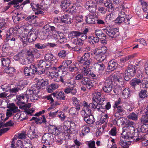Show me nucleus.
<instances>
[{"mask_svg":"<svg viewBox=\"0 0 148 148\" xmlns=\"http://www.w3.org/2000/svg\"><path fill=\"white\" fill-rule=\"evenodd\" d=\"M85 6V8L92 13H95L97 9V5L92 1L86 2Z\"/></svg>","mask_w":148,"mask_h":148,"instance_id":"5","label":"nucleus"},{"mask_svg":"<svg viewBox=\"0 0 148 148\" xmlns=\"http://www.w3.org/2000/svg\"><path fill=\"white\" fill-rule=\"evenodd\" d=\"M120 138V141L119 142V143L121 146L122 148H128L129 144L127 143V141L125 142L123 140H121L122 139L121 137Z\"/></svg>","mask_w":148,"mask_h":148,"instance_id":"51","label":"nucleus"},{"mask_svg":"<svg viewBox=\"0 0 148 148\" xmlns=\"http://www.w3.org/2000/svg\"><path fill=\"white\" fill-rule=\"evenodd\" d=\"M131 18V16L130 15H128L127 17L126 18H121L118 17L115 21V22L117 23H121L123 22H124V23L126 25H128L130 24V19Z\"/></svg>","mask_w":148,"mask_h":148,"instance_id":"17","label":"nucleus"},{"mask_svg":"<svg viewBox=\"0 0 148 148\" xmlns=\"http://www.w3.org/2000/svg\"><path fill=\"white\" fill-rule=\"evenodd\" d=\"M78 61L80 63H83V65L85 67L89 66L92 62V60L90 58V53H85L82 57L78 59Z\"/></svg>","mask_w":148,"mask_h":148,"instance_id":"3","label":"nucleus"},{"mask_svg":"<svg viewBox=\"0 0 148 148\" xmlns=\"http://www.w3.org/2000/svg\"><path fill=\"white\" fill-rule=\"evenodd\" d=\"M116 30L113 29L107 28L104 29L105 32L106 34L112 38L115 37L118 35V32Z\"/></svg>","mask_w":148,"mask_h":148,"instance_id":"19","label":"nucleus"},{"mask_svg":"<svg viewBox=\"0 0 148 148\" xmlns=\"http://www.w3.org/2000/svg\"><path fill=\"white\" fill-rule=\"evenodd\" d=\"M15 69L12 67L6 68L4 70V72L8 74L13 73L14 72Z\"/></svg>","mask_w":148,"mask_h":148,"instance_id":"50","label":"nucleus"},{"mask_svg":"<svg viewBox=\"0 0 148 148\" xmlns=\"http://www.w3.org/2000/svg\"><path fill=\"white\" fill-rule=\"evenodd\" d=\"M98 10L100 13L102 14H105L107 10L105 9L104 7H98Z\"/></svg>","mask_w":148,"mask_h":148,"instance_id":"63","label":"nucleus"},{"mask_svg":"<svg viewBox=\"0 0 148 148\" xmlns=\"http://www.w3.org/2000/svg\"><path fill=\"white\" fill-rule=\"evenodd\" d=\"M130 94V90L128 88H125L123 91L122 97L123 98H127Z\"/></svg>","mask_w":148,"mask_h":148,"instance_id":"41","label":"nucleus"},{"mask_svg":"<svg viewBox=\"0 0 148 148\" xmlns=\"http://www.w3.org/2000/svg\"><path fill=\"white\" fill-rule=\"evenodd\" d=\"M45 59L46 61L50 62L53 64V61L55 60L56 58L52 54L48 53L45 55Z\"/></svg>","mask_w":148,"mask_h":148,"instance_id":"29","label":"nucleus"},{"mask_svg":"<svg viewBox=\"0 0 148 148\" xmlns=\"http://www.w3.org/2000/svg\"><path fill=\"white\" fill-rule=\"evenodd\" d=\"M82 85L86 86L88 89H90L94 86V82L87 77H84L80 82Z\"/></svg>","mask_w":148,"mask_h":148,"instance_id":"6","label":"nucleus"},{"mask_svg":"<svg viewBox=\"0 0 148 148\" xmlns=\"http://www.w3.org/2000/svg\"><path fill=\"white\" fill-rule=\"evenodd\" d=\"M80 109V106L77 105V106H76L75 107H73L71 108L69 111V112L70 114L74 116L77 115Z\"/></svg>","mask_w":148,"mask_h":148,"instance_id":"26","label":"nucleus"},{"mask_svg":"<svg viewBox=\"0 0 148 148\" xmlns=\"http://www.w3.org/2000/svg\"><path fill=\"white\" fill-rule=\"evenodd\" d=\"M140 1L142 5L143 16L147 19H148V7L147 6V2L143 0Z\"/></svg>","mask_w":148,"mask_h":148,"instance_id":"18","label":"nucleus"},{"mask_svg":"<svg viewBox=\"0 0 148 148\" xmlns=\"http://www.w3.org/2000/svg\"><path fill=\"white\" fill-rule=\"evenodd\" d=\"M88 42L91 45H94L99 42V38L97 37L90 36L88 38Z\"/></svg>","mask_w":148,"mask_h":148,"instance_id":"32","label":"nucleus"},{"mask_svg":"<svg viewBox=\"0 0 148 148\" xmlns=\"http://www.w3.org/2000/svg\"><path fill=\"white\" fill-rule=\"evenodd\" d=\"M37 84L42 88L47 86L48 84V82L47 80L46 79H40L38 80Z\"/></svg>","mask_w":148,"mask_h":148,"instance_id":"33","label":"nucleus"},{"mask_svg":"<svg viewBox=\"0 0 148 148\" xmlns=\"http://www.w3.org/2000/svg\"><path fill=\"white\" fill-rule=\"evenodd\" d=\"M84 120L88 124H92L94 122V117L92 115H90L88 116L83 117Z\"/></svg>","mask_w":148,"mask_h":148,"instance_id":"34","label":"nucleus"},{"mask_svg":"<svg viewBox=\"0 0 148 148\" xmlns=\"http://www.w3.org/2000/svg\"><path fill=\"white\" fill-rule=\"evenodd\" d=\"M111 79L108 77L104 84L103 89L106 92L109 93L112 90L113 84Z\"/></svg>","mask_w":148,"mask_h":148,"instance_id":"7","label":"nucleus"},{"mask_svg":"<svg viewBox=\"0 0 148 148\" xmlns=\"http://www.w3.org/2000/svg\"><path fill=\"white\" fill-rule=\"evenodd\" d=\"M138 95L141 99L143 100L148 97V94L146 90H142L139 93Z\"/></svg>","mask_w":148,"mask_h":148,"instance_id":"35","label":"nucleus"},{"mask_svg":"<svg viewBox=\"0 0 148 148\" xmlns=\"http://www.w3.org/2000/svg\"><path fill=\"white\" fill-rule=\"evenodd\" d=\"M29 97V95L27 93L22 94L16 96L17 99L18 101H21L23 104L28 102Z\"/></svg>","mask_w":148,"mask_h":148,"instance_id":"12","label":"nucleus"},{"mask_svg":"<svg viewBox=\"0 0 148 148\" xmlns=\"http://www.w3.org/2000/svg\"><path fill=\"white\" fill-rule=\"evenodd\" d=\"M95 33L97 36V37H99L100 38H101L106 37V36L105 35L104 33L101 30L97 29L95 31Z\"/></svg>","mask_w":148,"mask_h":148,"instance_id":"40","label":"nucleus"},{"mask_svg":"<svg viewBox=\"0 0 148 148\" xmlns=\"http://www.w3.org/2000/svg\"><path fill=\"white\" fill-rule=\"evenodd\" d=\"M49 131L51 134H53L56 135H58L60 134L59 131L57 129L56 126L50 125L49 127Z\"/></svg>","mask_w":148,"mask_h":148,"instance_id":"30","label":"nucleus"},{"mask_svg":"<svg viewBox=\"0 0 148 148\" xmlns=\"http://www.w3.org/2000/svg\"><path fill=\"white\" fill-rule=\"evenodd\" d=\"M20 63L23 65H27L29 64L27 59H25L24 57H23L19 61Z\"/></svg>","mask_w":148,"mask_h":148,"instance_id":"61","label":"nucleus"},{"mask_svg":"<svg viewBox=\"0 0 148 148\" xmlns=\"http://www.w3.org/2000/svg\"><path fill=\"white\" fill-rule=\"evenodd\" d=\"M61 21L65 23L70 24L71 23L69 17L65 15L61 17Z\"/></svg>","mask_w":148,"mask_h":148,"instance_id":"42","label":"nucleus"},{"mask_svg":"<svg viewBox=\"0 0 148 148\" xmlns=\"http://www.w3.org/2000/svg\"><path fill=\"white\" fill-rule=\"evenodd\" d=\"M42 68V69L39 71H38L37 70V71H36V73L38 75H40L42 74H44L46 72H49V70L45 69V68Z\"/></svg>","mask_w":148,"mask_h":148,"instance_id":"59","label":"nucleus"},{"mask_svg":"<svg viewBox=\"0 0 148 148\" xmlns=\"http://www.w3.org/2000/svg\"><path fill=\"white\" fill-rule=\"evenodd\" d=\"M109 78L111 79V81L113 83V80H114L115 82H119L121 81L122 78L121 77H120L118 76H116L114 77H108Z\"/></svg>","mask_w":148,"mask_h":148,"instance_id":"52","label":"nucleus"},{"mask_svg":"<svg viewBox=\"0 0 148 148\" xmlns=\"http://www.w3.org/2000/svg\"><path fill=\"white\" fill-rule=\"evenodd\" d=\"M89 66L85 67L84 65H83V69L81 73L84 76H87L90 74V70L89 69Z\"/></svg>","mask_w":148,"mask_h":148,"instance_id":"43","label":"nucleus"},{"mask_svg":"<svg viewBox=\"0 0 148 148\" xmlns=\"http://www.w3.org/2000/svg\"><path fill=\"white\" fill-rule=\"evenodd\" d=\"M14 123L12 122L11 120H10L8 122H6L3 125H1L0 126V129L3 127H6L7 126H11L14 125Z\"/></svg>","mask_w":148,"mask_h":148,"instance_id":"58","label":"nucleus"},{"mask_svg":"<svg viewBox=\"0 0 148 148\" xmlns=\"http://www.w3.org/2000/svg\"><path fill=\"white\" fill-rule=\"evenodd\" d=\"M72 42L77 45H82L83 44V42L80 38L75 37L72 40Z\"/></svg>","mask_w":148,"mask_h":148,"instance_id":"48","label":"nucleus"},{"mask_svg":"<svg viewBox=\"0 0 148 148\" xmlns=\"http://www.w3.org/2000/svg\"><path fill=\"white\" fill-rule=\"evenodd\" d=\"M80 129L83 135H84L88 133L90 131L89 127L85 125L82 126Z\"/></svg>","mask_w":148,"mask_h":148,"instance_id":"45","label":"nucleus"},{"mask_svg":"<svg viewBox=\"0 0 148 148\" xmlns=\"http://www.w3.org/2000/svg\"><path fill=\"white\" fill-rule=\"evenodd\" d=\"M52 95H53V97H56L58 100H61L65 99L64 93L62 91L53 93Z\"/></svg>","mask_w":148,"mask_h":148,"instance_id":"21","label":"nucleus"},{"mask_svg":"<svg viewBox=\"0 0 148 148\" xmlns=\"http://www.w3.org/2000/svg\"><path fill=\"white\" fill-rule=\"evenodd\" d=\"M75 127V124L74 123L71 121H67L64 122L63 128L74 129Z\"/></svg>","mask_w":148,"mask_h":148,"instance_id":"22","label":"nucleus"},{"mask_svg":"<svg viewBox=\"0 0 148 148\" xmlns=\"http://www.w3.org/2000/svg\"><path fill=\"white\" fill-rule=\"evenodd\" d=\"M2 59V65L4 67H8L10 62V60L7 58H3Z\"/></svg>","mask_w":148,"mask_h":148,"instance_id":"44","label":"nucleus"},{"mask_svg":"<svg viewBox=\"0 0 148 148\" xmlns=\"http://www.w3.org/2000/svg\"><path fill=\"white\" fill-rule=\"evenodd\" d=\"M94 96L92 99V102L97 101L99 99L101 98V94L100 92H95L94 93Z\"/></svg>","mask_w":148,"mask_h":148,"instance_id":"46","label":"nucleus"},{"mask_svg":"<svg viewBox=\"0 0 148 148\" xmlns=\"http://www.w3.org/2000/svg\"><path fill=\"white\" fill-rule=\"evenodd\" d=\"M89 107L93 110L101 112H102V110L103 109L102 106L98 104L96 101H94L92 103H90Z\"/></svg>","mask_w":148,"mask_h":148,"instance_id":"14","label":"nucleus"},{"mask_svg":"<svg viewBox=\"0 0 148 148\" xmlns=\"http://www.w3.org/2000/svg\"><path fill=\"white\" fill-rule=\"evenodd\" d=\"M37 67L35 65L31 64L29 67H25L24 69V74L27 76H32L37 71Z\"/></svg>","mask_w":148,"mask_h":148,"instance_id":"4","label":"nucleus"},{"mask_svg":"<svg viewBox=\"0 0 148 148\" xmlns=\"http://www.w3.org/2000/svg\"><path fill=\"white\" fill-rule=\"evenodd\" d=\"M97 19V16L95 13H92L87 15L86 17V21L89 24H94Z\"/></svg>","mask_w":148,"mask_h":148,"instance_id":"9","label":"nucleus"},{"mask_svg":"<svg viewBox=\"0 0 148 148\" xmlns=\"http://www.w3.org/2000/svg\"><path fill=\"white\" fill-rule=\"evenodd\" d=\"M66 51L63 50L60 51L58 54V56L60 57L64 58L67 54Z\"/></svg>","mask_w":148,"mask_h":148,"instance_id":"55","label":"nucleus"},{"mask_svg":"<svg viewBox=\"0 0 148 148\" xmlns=\"http://www.w3.org/2000/svg\"><path fill=\"white\" fill-rule=\"evenodd\" d=\"M71 4V3L70 2L69 0H62L61 1L60 6L65 11L70 12L69 10H67V9H69Z\"/></svg>","mask_w":148,"mask_h":148,"instance_id":"20","label":"nucleus"},{"mask_svg":"<svg viewBox=\"0 0 148 148\" xmlns=\"http://www.w3.org/2000/svg\"><path fill=\"white\" fill-rule=\"evenodd\" d=\"M8 108L13 114L19 111V110L18 109V107L16 106L14 103L10 104Z\"/></svg>","mask_w":148,"mask_h":148,"instance_id":"38","label":"nucleus"},{"mask_svg":"<svg viewBox=\"0 0 148 148\" xmlns=\"http://www.w3.org/2000/svg\"><path fill=\"white\" fill-rule=\"evenodd\" d=\"M82 33L78 31H73L70 32L69 35V36L70 38L73 39L75 38V37H78L82 35Z\"/></svg>","mask_w":148,"mask_h":148,"instance_id":"31","label":"nucleus"},{"mask_svg":"<svg viewBox=\"0 0 148 148\" xmlns=\"http://www.w3.org/2000/svg\"><path fill=\"white\" fill-rule=\"evenodd\" d=\"M105 68V65L101 62H97L94 65V68L96 71L98 72L99 71H103Z\"/></svg>","mask_w":148,"mask_h":148,"instance_id":"24","label":"nucleus"},{"mask_svg":"<svg viewBox=\"0 0 148 148\" xmlns=\"http://www.w3.org/2000/svg\"><path fill=\"white\" fill-rule=\"evenodd\" d=\"M1 51L2 53H5L6 51H8L9 49L8 46L6 44H4L1 47Z\"/></svg>","mask_w":148,"mask_h":148,"instance_id":"62","label":"nucleus"},{"mask_svg":"<svg viewBox=\"0 0 148 148\" xmlns=\"http://www.w3.org/2000/svg\"><path fill=\"white\" fill-rule=\"evenodd\" d=\"M35 47L39 49H42L45 48L46 46L44 44L37 43L35 45Z\"/></svg>","mask_w":148,"mask_h":148,"instance_id":"64","label":"nucleus"},{"mask_svg":"<svg viewBox=\"0 0 148 148\" xmlns=\"http://www.w3.org/2000/svg\"><path fill=\"white\" fill-rule=\"evenodd\" d=\"M78 64L76 63V64H71L69 66V70L70 71H76L78 69L79 67H78L77 65Z\"/></svg>","mask_w":148,"mask_h":148,"instance_id":"47","label":"nucleus"},{"mask_svg":"<svg viewBox=\"0 0 148 148\" xmlns=\"http://www.w3.org/2000/svg\"><path fill=\"white\" fill-rule=\"evenodd\" d=\"M141 83V80L139 79L135 78L130 82V84L132 86L135 87L136 85H138Z\"/></svg>","mask_w":148,"mask_h":148,"instance_id":"36","label":"nucleus"},{"mask_svg":"<svg viewBox=\"0 0 148 148\" xmlns=\"http://www.w3.org/2000/svg\"><path fill=\"white\" fill-rule=\"evenodd\" d=\"M129 133L125 132H123L121 134L122 138H124V139H126L127 140V142L130 141H129V138H130V137L129 136Z\"/></svg>","mask_w":148,"mask_h":148,"instance_id":"56","label":"nucleus"},{"mask_svg":"<svg viewBox=\"0 0 148 148\" xmlns=\"http://www.w3.org/2000/svg\"><path fill=\"white\" fill-rule=\"evenodd\" d=\"M103 3L105 6L108 8L109 12H112L114 10L115 8L113 6V5L111 2H110V1L107 0L104 1Z\"/></svg>","mask_w":148,"mask_h":148,"instance_id":"28","label":"nucleus"},{"mask_svg":"<svg viewBox=\"0 0 148 148\" xmlns=\"http://www.w3.org/2000/svg\"><path fill=\"white\" fill-rule=\"evenodd\" d=\"M58 86L57 84H52L49 85L47 88V90L49 92H51L57 89Z\"/></svg>","mask_w":148,"mask_h":148,"instance_id":"37","label":"nucleus"},{"mask_svg":"<svg viewBox=\"0 0 148 148\" xmlns=\"http://www.w3.org/2000/svg\"><path fill=\"white\" fill-rule=\"evenodd\" d=\"M107 50V48L105 46L97 50L95 53L96 59L99 61H103L106 57Z\"/></svg>","mask_w":148,"mask_h":148,"instance_id":"1","label":"nucleus"},{"mask_svg":"<svg viewBox=\"0 0 148 148\" xmlns=\"http://www.w3.org/2000/svg\"><path fill=\"white\" fill-rule=\"evenodd\" d=\"M67 85L68 87L64 89V92L66 94L71 93L72 95H75L77 92L76 89L73 85L70 84V82L68 83Z\"/></svg>","mask_w":148,"mask_h":148,"instance_id":"13","label":"nucleus"},{"mask_svg":"<svg viewBox=\"0 0 148 148\" xmlns=\"http://www.w3.org/2000/svg\"><path fill=\"white\" fill-rule=\"evenodd\" d=\"M91 108L89 107V105L86 103L84 105L83 109L81 111V114L83 117L88 116L91 115Z\"/></svg>","mask_w":148,"mask_h":148,"instance_id":"10","label":"nucleus"},{"mask_svg":"<svg viewBox=\"0 0 148 148\" xmlns=\"http://www.w3.org/2000/svg\"><path fill=\"white\" fill-rule=\"evenodd\" d=\"M136 67L133 65H130L127 67L125 72L127 74L130 75L134 76L136 74Z\"/></svg>","mask_w":148,"mask_h":148,"instance_id":"16","label":"nucleus"},{"mask_svg":"<svg viewBox=\"0 0 148 148\" xmlns=\"http://www.w3.org/2000/svg\"><path fill=\"white\" fill-rule=\"evenodd\" d=\"M52 136L49 133H45L42 136V142L43 143H46L49 145H52Z\"/></svg>","mask_w":148,"mask_h":148,"instance_id":"8","label":"nucleus"},{"mask_svg":"<svg viewBox=\"0 0 148 148\" xmlns=\"http://www.w3.org/2000/svg\"><path fill=\"white\" fill-rule=\"evenodd\" d=\"M31 4V6L34 12L35 15H38L42 14L44 13L43 11L40 10V8L39 7L38 4H35V7L34 6Z\"/></svg>","mask_w":148,"mask_h":148,"instance_id":"27","label":"nucleus"},{"mask_svg":"<svg viewBox=\"0 0 148 148\" xmlns=\"http://www.w3.org/2000/svg\"><path fill=\"white\" fill-rule=\"evenodd\" d=\"M36 51V49H30L27 51V56L34 55Z\"/></svg>","mask_w":148,"mask_h":148,"instance_id":"60","label":"nucleus"},{"mask_svg":"<svg viewBox=\"0 0 148 148\" xmlns=\"http://www.w3.org/2000/svg\"><path fill=\"white\" fill-rule=\"evenodd\" d=\"M98 104L101 106L106 104V100L105 98H101L97 101H96Z\"/></svg>","mask_w":148,"mask_h":148,"instance_id":"57","label":"nucleus"},{"mask_svg":"<svg viewBox=\"0 0 148 148\" xmlns=\"http://www.w3.org/2000/svg\"><path fill=\"white\" fill-rule=\"evenodd\" d=\"M38 32L36 31L31 30L28 32L27 36L28 41L31 42L37 38Z\"/></svg>","mask_w":148,"mask_h":148,"instance_id":"11","label":"nucleus"},{"mask_svg":"<svg viewBox=\"0 0 148 148\" xmlns=\"http://www.w3.org/2000/svg\"><path fill=\"white\" fill-rule=\"evenodd\" d=\"M55 67L56 68V69L52 70L51 71L52 72V73L51 72L49 73L51 76H53L55 77H58L62 74V73L59 69L57 70V68Z\"/></svg>","mask_w":148,"mask_h":148,"instance_id":"39","label":"nucleus"},{"mask_svg":"<svg viewBox=\"0 0 148 148\" xmlns=\"http://www.w3.org/2000/svg\"><path fill=\"white\" fill-rule=\"evenodd\" d=\"M117 67V63L114 60H110L108 63L107 70L108 72H111L115 69Z\"/></svg>","mask_w":148,"mask_h":148,"instance_id":"15","label":"nucleus"},{"mask_svg":"<svg viewBox=\"0 0 148 148\" xmlns=\"http://www.w3.org/2000/svg\"><path fill=\"white\" fill-rule=\"evenodd\" d=\"M24 88V85L22 84L21 85L20 84L18 85L17 86L13 88H11L10 86H8V88H9V91L10 92L16 94L19 90Z\"/></svg>","mask_w":148,"mask_h":148,"instance_id":"23","label":"nucleus"},{"mask_svg":"<svg viewBox=\"0 0 148 148\" xmlns=\"http://www.w3.org/2000/svg\"><path fill=\"white\" fill-rule=\"evenodd\" d=\"M140 121L143 124H145L148 122V116L146 115H143Z\"/></svg>","mask_w":148,"mask_h":148,"instance_id":"54","label":"nucleus"},{"mask_svg":"<svg viewBox=\"0 0 148 148\" xmlns=\"http://www.w3.org/2000/svg\"><path fill=\"white\" fill-rule=\"evenodd\" d=\"M38 68H45L49 71V73L52 72L51 71L56 69L53 65L49 62L46 61L44 60H41L38 61Z\"/></svg>","mask_w":148,"mask_h":148,"instance_id":"2","label":"nucleus"},{"mask_svg":"<svg viewBox=\"0 0 148 148\" xmlns=\"http://www.w3.org/2000/svg\"><path fill=\"white\" fill-rule=\"evenodd\" d=\"M41 88L40 86H39L37 84H36V86H34L32 87L33 90L34 91V93L36 94H38L40 92V89Z\"/></svg>","mask_w":148,"mask_h":148,"instance_id":"53","label":"nucleus"},{"mask_svg":"<svg viewBox=\"0 0 148 148\" xmlns=\"http://www.w3.org/2000/svg\"><path fill=\"white\" fill-rule=\"evenodd\" d=\"M32 120H34L36 123L40 124H41L42 123H46L47 122L45 117L44 115L38 118L33 117L30 120V121Z\"/></svg>","mask_w":148,"mask_h":148,"instance_id":"25","label":"nucleus"},{"mask_svg":"<svg viewBox=\"0 0 148 148\" xmlns=\"http://www.w3.org/2000/svg\"><path fill=\"white\" fill-rule=\"evenodd\" d=\"M24 56V54L22 52L18 53L16 55L14 56V59L16 60L19 61L21 60L23 57Z\"/></svg>","mask_w":148,"mask_h":148,"instance_id":"49","label":"nucleus"}]
</instances>
